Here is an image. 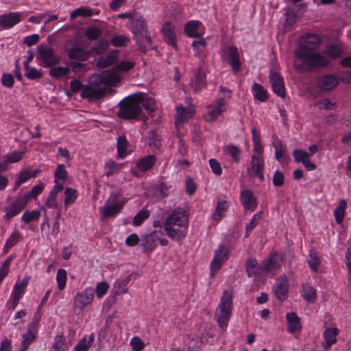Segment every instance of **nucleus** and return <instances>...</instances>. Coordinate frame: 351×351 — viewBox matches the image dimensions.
I'll use <instances>...</instances> for the list:
<instances>
[{
	"label": "nucleus",
	"instance_id": "nucleus-1",
	"mask_svg": "<svg viewBox=\"0 0 351 351\" xmlns=\"http://www.w3.org/2000/svg\"><path fill=\"white\" fill-rule=\"evenodd\" d=\"M322 43L321 36L306 34L298 40L299 49L295 51L294 67L299 71H309L314 67H325L329 64L326 56L314 51Z\"/></svg>",
	"mask_w": 351,
	"mask_h": 351
},
{
	"label": "nucleus",
	"instance_id": "nucleus-2",
	"mask_svg": "<svg viewBox=\"0 0 351 351\" xmlns=\"http://www.w3.org/2000/svg\"><path fill=\"white\" fill-rule=\"evenodd\" d=\"M251 132L254 154L247 171L250 177L257 178L259 181L263 182L264 180L263 171L265 165L263 158L264 147L261 144L260 133L256 128L252 127Z\"/></svg>",
	"mask_w": 351,
	"mask_h": 351
},
{
	"label": "nucleus",
	"instance_id": "nucleus-3",
	"mask_svg": "<svg viewBox=\"0 0 351 351\" xmlns=\"http://www.w3.org/2000/svg\"><path fill=\"white\" fill-rule=\"evenodd\" d=\"M189 219L183 211L174 210L165 219L164 229L169 237L174 241L184 239L188 232Z\"/></svg>",
	"mask_w": 351,
	"mask_h": 351
},
{
	"label": "nucleus",
	"instance_id": "nucleus-4",
	"mask_svg": "<svg viewBox=\"0 0 351 351\" xmlns=\"http://www.w3.org/2000/svg\"><path fill=\"white\" fill-rule=\"evenodd\" d=\"M232 290H225L221 298L220 303L215 311V319L219 327L223 331L226 330L232 316Z\"/></svg>",
	"mask_w": 351,
	"mask_h": 351
},
{
	"label": "nucleus",
	"instance_id": "nucleus-5",
	"mask_svg": "<svg viewBox=\"0 0 351 351\" xmlns=\"http://www.w3.org/2000/svg\"><path fill=\"white\" fill-rule=\"evenodd\" d=\"M220 92L223 93L224 95L217 99L206 108V112L204 114V118L208 122L215 121L226 112L228 108L230 92L223 87H220Z\"/></svg>",
	"mask_w": 351,
	"mask_h": 351
},
{
	"label": "nucleus",
	"instance_id": "nucleus-6",
	"mask_svg": "<svg viewBox=\"0 0 351 351\" xmlns=\"http://www.w3.org/2000/svg\"><path fill=\"white\" fill-rule=\"evenodd\" d=\"M107 92V88L102 86L95 75L90 77L87 84L84 85L80 96L89 101L101 99Z\"/></svg>",
	"mask_w": 351,
	"mask_h": 351
},
{
	"label": "nucleus",
	"instance_id": "nucleus-7",
	"mask_svg": "<svg viewBox=\"0 0 351 351\" xmlns=\"http://www.w3.org/2000/svg\"><path fill=\"white\" fill-rule=\"evenodd\" d=\"M141 112V95H132L126 98L121 104L119 116L126 119H134L138 118Z\"/></svg>",
	"mask_w": 351,
	"mask_h": 351
},
{
	"label": "nucleus",
	"instance_id": "nucleus-8",
	"mask_svg": "<svg viewBox=\"0 0 351 351\" xmlns=\"http://www.w3.org/2000/svg\"><path fill=\"white\" fill-rule=\"evenodd\" d=\"M163 232L161 230H154L149 234L142 236L141 246L144 252H152L158 246V243L166 246L169 244L167 239L163 237Z\"/></svg>",
	"mask_w": 351,
	"mask_h": 351
},
{
	"label": "nucleus",
	"instance_id": "nucleus-9",
	"mask_svg": "<svg viewBox=\"0 0 351 351\" xmlns=\"http://www.w3.org/2000/svg\"><path fill=\"white\" fill-rule=\"evenodd\" d=\"M132 32H133L137 43L143 48H145L151 43V38L147 36L146 22L143 16H137L132 19Z\"/></svg>",
	"mask_w": 351,
	"mask_h": 351
},
{
	"label": "nucleus",
	"instance_id": "nucleus-10",
	"mask_svg": "<svg viewBox=\"0 0 351 351\" xmlns=\"http://www.w3.org/2000/svg\"><path fill=\"white\" fill-rule=\"evenodd\" d=\"M128 200V199L126 197H119L117 195L112 199V203H110V201H108L100 210L101 219H109L121 213Z\"/></svg>",
	"mask_w": 351,
	"mask_h": 351
},
{
	"label": "nucleus",
	"instance_id": "nucleus-11",
	"mask_svg": "<svg viewBox=\"0 0 351 351\" xmlns=\"http://www.w3.org/2000/svg\"><path fill=\"white\" fill-rule=\"evenodd\" d=\"M38 58L43 62V66L48 68L58 64L60 56L56 55L53 49L46 45H40L37 49Z\"/></svg>",
	"mask_w": 351,
	"mask_h": 351
},
{
	"label": "nucleus",
	"instance_id": "nucleus-12",
	"mask_svg": "<svg viewBox=\"0 0 351 351\" xmlns=\"http://www.w3.org/2000/svg\"><path fill=\"white\" fill-rule=\"evenodd\" d=\"M229 253V249L223 245H220L215 252L214 257L210 265L211 277H214L223 265L228 261Z\"/></svg>",
	"mask_w": 351,
	"mask_h": 351
},
{
	"label": "nucleus",
	"instance_id": "nucleus-13",
	"mask_svg": "<svg viewBox=\"0 0 351 351\" xmlns=\"http://www.w3.org/2000/svg\"><path fill=\"white\" fill-rule=\"evenodd\" d=\"M27 205V198L23 197L21 193H19L12 202L4 208V219L8 221L10 220L12 218L18 215Z\"/></svg>",
	"mask_w": 351,
	"mask_h": 351
},
{
	"label": "nucleus",
	"instance_id": "nucleus-14",
	"mask_svg": "<svg viewBox=\"0 0 351 351\" xmlns=\"http://www.w3.org/2000/svg\"><path fill=\"white\" fill-rule=\"evenodd\" d=\"M102 86H117L121 82L122 77L114 68L103 71L101 74H95Z\"/></svg>",
	"mask_w": 351,
	"mask_h": 351
},
{
	"label": "nucleus",
	"instance_id": "nucleus-15",
	"mask_svg": "<svg viewBox=\"0 0 351 351\" xmlns=\"http://www.w3.org/2000/svg\"><path fill=\"white\" fill-rule=\"evenodd\" d=\"M95 298V291L92 287H86L83 291L78 292L73 298V307L83 310L90 304Z\"/></svg>",
	"mask_w": 351,
	"mask_h": 351
},
{
	"label": "nucleus",
	"instance_id": "nucleus-16",
	"mask_svg": "<svg viewBox=\"0 0 351 351\" xmlns=\"http://www.w3.org/2000/svg\"><path fill=\"white\" fill-rule=\"evenodd\" d=\"M28 283L29 277H25L22 280L17 281L15 283L8 301V304L11 305V308L13 310L16 307L19 300L25 293Z\"/></svg>",
	"mask_w": 351,
	"mask_h": 351
},
{
	"label": "nucleus",
	"instance_id": "nucleus-17",
	"mask_svg": "<svg viewBox=\"0 0 351 351\" xmlns=\"http://www.w3.org/2000/svg\"><path fill=\"white\" fill-rule=\"evenodd\" d=\"M221 57L223 60H228L232 69L237 72L240 68L239 55L237 47L234 46H226L221 51Z\"/></svg>",
	"mask_w": 351,
	"mask_h": 351
},
{
	"label": "nucleus",
	"instance_id": "nucleus-18",
	"mask_svg": "<svg viewBox=\"0 0 351 351\" xmlns=\"http://www.w3.org/2000/svg\"><path fill=\"white\" fill-rule=\"evenodd\" d=\"M176 125L178 128L180 123H186L193 118L195 113V106L192 104L187 107L179 105L176 106Z\"/></svg>",
	"mask_w": 351,
	"mask_h": 351
},
{
	"label": "nucleus",
	"instance_id": "nucleus-19",
	"mask_svg": "<svg viewBox=\"0 0 351 351\" xmlns=\"http://www.w3.org/2000/svg\"><path fill=\"white\" fill-rule=\"evenodd\" d=\"M184 33L190 38H199L205 33V27L197 20L188 21L184 25Z\"/></svg>",
	"mask_w": 351,
	"mask_h": 351
},
{
	"label": "nucleus",
	"instance_id": "nucleus-20",
	"mask_svg": "<svg viewBox=\"0 0 351 351\" xmlns=\"http://www.w3.org/2000/svg\"><path fill=\"white\" fill-rule=\"evenodd\" d=\"M269 80L273 91L279 97L284 98L286 90L283 77L277 71H271L269 74Z\"/></svg>",
	"mask_w": 351,
	"mask_h": 351
},
{
	"label": "nucleus",
	"instance_id": "nucleus-21",
	"mask_svg": "<svg viewBox=\"0 0 351 351\" xmlns=\"http://www.w3.org/2000/svg\"><path fill=\"white\" fill-rule=\"evenodd\" d=\"M165 41L173 49H178L175 25L170 22H165L161 28Z\"/></svg>",
	"mask_w": 351,
	"mask_h": 351
},
{
	"label": "nucleus",
	"instance_id": "nucleus-22",
	"mask_svg": "<svg viewBox=\"0 0 351 351\" xmlns=\"http://www.w3.org/2000/svg\"><path fill=\"white\" fill-rule=\"evenodd\" d=\"M339 78L331 74L320 76L317 80V86L323 90H332L339 84Z\"/></svg>",
	"mask_w": 351,
	"mask_h": 351
},
{
	"label": "nucleus",
	"instance_id": "nucleus-23",
	"mask_svg": "<svg viewBox=\"0 0 351 351\" xmlns=\"http://www.w3.org/2000/svg\"><path fill=\"white\" fill-rule=\"evenodd\" d=\"M281 261V255H280L276 252H271L268 259L264 260L263 261L261 262V271L264 272V274L272 272L273 271L276 270L279 267Z\"/></svg>",
	"mask_w": 351,
	"mask_h": 351
},
{
	"label": "nucleus",
	"instance_id": "nucleus-24",
	"mask_svg": "<svg viewBox=\"0 0 351 351\" xmlns=\"http://www.w3.org/2000/svg\"><path fill=\"white\" fill-rule=\"evenodd\" d=\"M23 17L21 12H9L0 15V26L3 29H10L20 23Z\"/></svg>",
	"mask_w": 351,
	"mask_h": 351
},
{
	"label": "nucleus",
	"instance_id": "nucleus-25",
	"mask_svg": "<svg viewBox=\"0 0 351 351\" xmlns=\"http://www.w3.org/2000/svg\"><path fill=\"white\" fill-rule=\"evenodd\" d=\"M240 199L245 210L254 211L257 207V199L250 189H244L241 192Z\"/></svg>",
	"mask_w": 351,
	"mask_h": 351
},
{
	"label": "nucleus",
	"instance_id": "nucleus-26",
	"mask_svg": "<svg viewBox=\"0 0 351 351\" xmlns=\"http://www.w3.org/2000/svg\"><path fill=\"white\" fill-rule=\"evenodd\" d=\"M37 333L38 332L36 325H30L28 327L27 332L22 335L20 351H27L28 350L29 346L36 339Z\"/></svg>",
	"mask_w": 351,
	"mask_h": 351
},
{
	"label": "nucleus",
	"instance_id": "nucleus-27",
	"mask_svg": "<svg viewBox=\"0 0 351 351\" xmlns=\"http://www.w3.org/2000/svg\"><path fill=\"white\" fill-rule=\"evenodd\" d=\"M289 283L286 276L278 279L274 287V293L280 300H285L287 298Z\"/></svg>",
	"mask_w": 351,
	"mask_h": 351
},
{
	"label": "nucleus",
	"instance_id": "nucleus-28",
	"mask_svg": "<svg viewBox=\"0 0 351 351\" xmlns=\"http://www.w3.org/2000/svg\"><path fill=\"white\" fill-rule=\"evenodd\" d=\"M339 334V330L337 328H330L326 329L323 332L324 341L322 347L325 350L329 349L332 345L337 342V336Z\"/></svg>",
	"mask_w": 351,
	"mask_h": 351
},
{
	"label": "nucleus",
	"instance_id": "nucleus-29",
	"mask_svg": "<svg viewBox=\"0 0 351 351\" xmlns=\"http://www.w3.org/2000/svg\"><path fill=\"white\" fill-rule=\"evenodd\" d=\"M287 322V330L290 333L300 332L302 329V324L300 317L293 312L288 313L286 315Z\"/></svg>",
	"mask_w": 351,
	"mask_h": 351
},
{
	"label": "nucleus",
	"instance_id": "nucleus-30",
	"mask_svg": "<svg viewBox=\"0 0 351 351\" xmlns=\"http://www.w3.org/2000/svg\"><path fill=\"white\" fill-rule=\"evenodd\" d=\"M39 173L40 170L38 169H27L21 170L17 176V178L15 181V186L19 187L29 179L36 178Z\"/></svg>",
	"mask_w": 351,
	"mask_h": 351
},
{
	"label": "nucleus",
	"instance_id": "nucleus-31",
	"mask_svg": "<svg viewBox=\"0 0 351 351\" xmlns=\"http://www.w3.org/2000/svg\"><path fill=\"white\" fill-rule=\"evenodd\" d=\"M63 189H61V186H53L51 191L49 192L46 201L45 206L47 208L50 209H57L59 207V204L58 202V195L60 192H61Z\"/></svg>",
	"mask_w": 351,
	"mask_h": 351
},
{
	"label": "nucleus",
	"instance_id": "nucleus-32",
	"mask_svg": "<svg viewBox=\"0 0 351 351\" xmlns=\"http://www.w3.org/2000/svg\"><path fill=\"white\" fill-rule=\"evenodd\" d=\"M262 263L258 264L257 261L255 259H250L246 263V271L250 277L257 278L264 274L261 271Z\"/></svg>",
	"mask_w": 351,
	"mask_h": 351
},
{
	"label": "nucleus",
	"instance_id": "nucleus-33",
	"mask_svg": "<svg viewBox=\"0 0 351 351\" xmlns=\"http://www.w3.org/2000/svg\"><path fill=\"white\" fill-rule=\"evenodd\" d=\"M68 173L64 165H58L54 172V186H61L64 189V183L66 182Z\"/></svg>",
	"mask_w": 351,
	"mask_h": 351
},
{
	"label": "nucleus",
	"instance_id": "nucleus-34",
	"mask_svg": "<svg viewBox=\"0 0 351 351\" xmlns=\"http://www.w3.org/2000/svg\"><path fill=\"white\" fill-rule=\"evenodd\" d=\"M156 160L154 156L148 155L138 160L136 162V165L140 171L145 172L153 167Z\"/></svg>",
	"mask_w": 351,
	"mask_h": 351
},
{
	"label": "nucleus",
	"instance_id": "nucleus-35",
	"mask_svg": "<svg viewBox=\"0 0 351 351\" xmlns=\"http://www.w3.org/2000/svg\"><path fill=\"white\" fill-rule=\"evenodd\" d=\"M345 47L342 43H337L335 45H332L328 46L324 51V54L326 56V58L329 60L335 59L341 56V54L343 52ZM330 62V60H328Z\"/></svg>",
	"mask_w": 351,
	"mask_h": 351
},
{
	"label": "nucleus",
	"instance_id": "nucleus-36",
	"mask_svg": "<svg viewBox=\"0 0 351 351\" xmlns=\"http://www.w3.org/2000/svg\"><path fill=\"white\" fill-rule=\"evenodd\" d=\"M99 10H94L88 7L82 6L71 12L70 19L73 20L78 16L91 17L94 15H98Z\"/></svg>",
	"mask_w": 351,
	"mask_h": 351
},
{
	"label": "nucleus",
	"instance_id": "nucleus-37",
	"mask_svg": "<svg viewBox=\"0 0 351 351\" xmlns=\"http://www.w3.org/2000/svg\"><path fill=\"white\" fill-rule=\"evenodd\" d=\"M95 341V334L91 332L88 337H83L73 348V351H88Z\"/></svg>",
	"mask_w": 351,
	"mask_h": 351
},
{
	"label": "nucleus",
	"instance_id": "nucleus-38",
	"mask_svg": "<svg viewBox=\"0 0 351 351\" xmlns=\"http://www.w3.org/2000/svg\"><path fill=\"white\" fill-rule=\"evenodd\" d=\"M68 56L70 59L84 61L92 55L90 51L80 47H74L69 51Z\"/></svg>",
	"mask_w": 351,
	"mask_h": 351
},
{
	"label": "nucleus",
	"instance_id": "nucleus-39",
	"mask_svg": "<svg viewBox=\"0 0 351 351\" xmlns=\"http://www.w3.org/2000/svg\"><path fill=\"white\" fill-rule=\"evenodd\" d=\"M206 74L204 71H199L191 80L190 86L194 92H198L206 86Z\"/></svg>",
	"mask_w": 351,
	"mask_h": 351
},
{
	"label": "nucleus",
	"instance_id": "nucleus-40",
	"mask_svg": "<svg viewBox=\"0 0 351 351\" xmlns=\"http://www.w3.org/2000/svg\"><path fill=\"white\" fill-rule=\"evenodd\" d=\"M25 154V150H14L8 153L4 156V162H1V164H5L8 167V164L20 162L23 158Z\"/></svg>",
	"mask_w": 351,
	"mask_h": 351
},
{
	"label": "nucleus",
	"instance_id": "nucleus-41",
	"mask_svg": "<svg viewBox=\"0 0 351 351\" xmlns=\"http://www.w3.org/2000/svg\"><path fill=\"white\" fill-rule=\"evenodd\" d=\"M254 98L261 102H265L268 99L267 91L259 84L254 83L252 87Z\"/></svg>",
	"mask_w": 351,
	"mask_h": 351
},
{
	"label": "nucleus",
	"instance_id": "nucleus-42",
	"mask_svg": "<svg viewBox=\"0 0 351 351\" xmlns=\"http://www.w3.org/2000/svg\"><path fill=\"white\" fill-rule=\"evenodd\" d=\"M122 167V164H118L116 163L112 160H109L107 162H106L104 165V176L107 177H111L112 176L117 175L120 171Z\"/></svg>",
	"mask_w": 351,
	"mask_h": 351
},
{
	"label": "nucleus",
	"instance_id": "nucleus-43",
	"mask_svg": "<svg viewBox=\"0 0 351 351\" xmlns=\"http://www.w3.org/2000/svg\"><path fill=\"white\" fill-rule=\"evenodd\" d=\"M347 208V202L344 199L339 201L338 206L334 210L335 221L338 224H341L344 219Z\"/></svg>",
	"mask_w": 351,
	"mask_h": 351
},
{
	"label": "nucleus",
	"instance_id": "nucleus-44",
	"mask_svg": "<svg viewBox=\"0 0 351 351\" xmlns=\"http://www.w3.org/2000/svg\"><path fill=\"white\" fill-rule=\"evenodd\" d=\"M45 189V184L40 182L34 185L29 193L21 194L22 197L27 198V203L29 202L30 199H37L38 196L40 195Z\"/></svg>",
	"mask_w": 351,
	"mask_h": 351
},
{
	"label": "nucleus",
	"instance_id": "nucleus-45",
	"mask_svg": "<svg viewBox=\"0 0 351 351\" xmlns=\"http://www.w3.org/2000/svg\"><path fill=\"white\" fill-rule=\"evenodd\" d=\"M230 203L224 199H219L217 202V206L216 210L213 215V218L216 221H220L221 218L225 215L227 211Z\"/></svg>",
	"mask_w": 351,
	"mask_h": 351
},
{
	"label": "nucleus",
	"instance_id": "nucleus-46",
	"mask_svg": "<svg viewBox=\"0 0 351 351\" xmlns=\"http://www.w3.org/2000/svg\"><path fill=\"white\" fill-rule=\"evenodd\" d=\"M69 346L66 344L65 339L62 335L54 337L50 351H69Z\"/></svg>",
	"mask_w": 351,
	"mask_h": 351
},
{
	"label": "nucleus",
	"instance_id": "nucleus-47",
	"mask_svg": "<svg viewBox=\"0 0 351 351\" xmlns=\"http://www.w3.org/2000/svg\"><path fill=\"white\" fill-rule=\"evenodd\" d=\"M22 235L19 231H14L6 240L3 247V252L8 253L12 247L18 243Z\"/></svg>",
	"mask_w": 351,
	"mask_h": 351
},
{
	"label": "nucleus",
	"instance_id": "nucleus-48",
	"mask_svg": "<svg viewBox=\"0 0 351 351\" xmlns=\"http://www.w3.org/2000/svg\"><path fill=\"white\" fill-rule=\"evenodd\" d=\"M302 297L309 303H314L317 299L315 289L310 285H305L302 287Z\"/></svg>",
	"mask_w": 351,
	"mask_h": 351
},
{
	"label": "nucleus",
	"instance_id": "nucleus-49",
	"mask_svg": "<svg viewBox=\"0 0 351 351\" xmlns=\"http://www.w3.org/2000/svg\"><path fill=\"white\" fill-rule=\"evenodd\" d=\"M207 45V40L206 38L199 37V39L195 40L191 43V47L194 51V55L196 57H200L203 53Z\"/></svg>",
	"mask_w": 351,
	"mask_h": 351
},
{
	"label": "nucleus",
	"instance_id": "nucleus-50",
	"mask_svg": "<svg viewBox=\"0 0 351 351\" xmlns=\"http://www.w3.org/2000/svg\"><path fill=\"white\" fill-rule=\"evenodd\" d=\"M24 67L25 70V76L29 80H38L43 76V73L41 70L36 67H31L27 63H25Z\"/></svg>",
	"mask_w": 351,
	"mask_h": 351
},
{
	"label": "nucleus",
	"instance_id": "nucleus-51",
	"mask_svg": "<svg viewBox=\"0 0 351 351\" xmlns=\"http://www.w3.org/2000/svg\"><path fill=\"white\" fill-rule=\"evenodd\" d=\"M41 213L40 210H26L21 216V221L25 224L32 221H38L40 217Z\"/></svg>",
	"mask_w": 351,
	"mask_h": 351
},
{
	"label": "nucleus",
	"instance_id": "nucleus-52",
	"mask_svg": "<svg viewBox=\"0 0 351 351\" xmlns=\"http://www.w3.org/2000/svg\"><path fill=\"white\" fill-rule=\"evenodd\" d=\"M64 206L67 208L71 204H73L77 198L78 193L77 190L72 188H66L64 191Z\"/></svg>",
	"mask_w": 351,
	"mask_h": 351
},
{
	"label": "nucleus",
	"instance_id": "nucleus-53",
	"mask_svg": "<svg viewBox=\"0 0 351 351\" xmlns=\"http://www.w3.org/2000/svg\"><path fill=\"white\" fill-rule=\"evenodd\" d=\"M70 73L69 66H54L49 70V74L53 78H60L68 75Z\"/></svg>",
	"mask_w": 351,
	"mask_h": 351
},
{
	"label": "nucleus",
	"instance_id": "nucleus-54",
	"mask_svg": "<svg viewBox=\"0 0 351 351\" xmlns=\"http://www.w3.org/2000/svg\"><path fill=\"white\" fill-rule=\"evenodd\" d=\"M135 62L130 60H123L120 61L114 67V69L119 72H127L132 69L135 66Z\"/></svg>",
	"mask_w": 351,
	"mask_h": 351
},
{
	"label": "nucleus",
	"instance_id": "nucleus-55",
	"mask_svg": "<svg viewBox=\"0 0 351 351\" xmlns=\"http://www.w3.org/2000/svg\"><path fill=\"white\" fill-rule=\"evenodd\" d=\"M141 106H142L145 109L150 112H154L156 108V100L149 97H143L141 95Z\"/></svg>",
	"mask_w": 351,
	"mask_h": 351
},
{
	"label": "nucleus",
	"instance_id": "nucleus-56",
	"mask_svg": "<svg viewBox=\"0 0 351 351\" xmlns=\"http://www.w3.org/2000/svg\"><path fill=\"white\" fill-rule=\"evenodd\" d=\"M109 43L107 40H101L93 46L90 51L92 56H96L106 51L108 49Z\"/></svg>",
	"mask_w": 351,
	"mask_h": 351
},
{
	"label": "nucleus",
	"instance_id": "nucleus-57",
	"mask_svg": "<svg viewBox=\"0 0 351 351\" xmlns=\"http://www.w3.org/2000/svg\"><path fill=\"white\" fill-rule=\"evenodd\" d=\"M315 106L321 110H334L337 108V103L328 98L319 99Z\"/></svg>",
	"mask_w": 351,
	"mask_h": 351
},
{
	"label": "nucleus",
	"instance_id": "nucleus-58",
	"mask_svg": "<svg viewBox=\"0 0 351 351\" xmlns=\"http://www.w3.org/2000/svg\"><path fill=\"white\" fill-rule=\"evenodd\" d=\"M56 281L60 290L65 289L67 281V273L64 269H59L56 274Z\"/></svg>",
	"mask_w": 351,
	"mask_h": 351
},
{
	"label": "nucleus",
	"instance_id": "nucleus-59",
	"mask_svg": "<svg viewBox=\"0 0 351 351\" xmlns=\"http://www.w3.org/2000/svg\"><path fill=\"white\" fill-rule=\"evenodd\" d=\"M307 261L313 271L316 272L318 271L320 265V261L319 256L316 252L311 251L309 254V258Z\"/></svg>",
	"mask_w": 351,
	"mask_h": 351
},
{
	"label": "nucleus",
	"instance_id": "nucleus-60",
	"mask_svg": "<svg viewBox=\"0 0 351 351\" xmlns=\"http://www.w3.org/2000/svg\"><path fill=\"white\" fill-rule=\"evenodd\" d=\"M117 60V54L110 55L107 57L100 58L97 62V66L101 69L106 68L112 65Z\"/></svg>",
	"mask_w": 351,
	"mask_h": 351
},
{
	"label": "nucleus",
	"instance_id": "nucleus-61",
	"mask_svg": "<svg viewBox=\"0 0 351 351\" xmlns=\"http://www.w3.org/2000/svg\"><path fill=\"white\" fill-rule=\"evenodd\" d=\"M128 141L125 136H120L117 139V152L121 158H124L127 155Z\"/></svg>",
	"mask_w": 351,
	"mask_h": 351
},
{
	"label": "nucleus",
	"instance_id": "nucleus-62",
	"mask_svg": "<svg viewBox=\"0 0 351 351\" xmlns=\"http://www.w3.org/2000/svg\"><path fill=\"white\" fill-rule=\"evenodd\" d=\"M13 258L12 256H8L6 260L2 263L0 267V284L8 275L10 271V267Z\"/></svg>",
	"mask_w": 351,
	"mask_h": 351
},
{
	"label": "nucleus",
	"instance_id": "nucleus-63",
	"mask_svg": "<svg viewBox=\"0 0 351 351\" xmlns=\"http://www.w3.org/2000/svg\"><path fill=\"white\" fill-rule=\"evenodd\" d=\"M149 217V211L146 209L140 210L133 219V225L135 226H141L145 220Z\"/></svg>",
	"mask_w": 351,
	"mask_h": 351
},
{
	"label": "nucleus",
	"instance_id": "nucleus-64",
	"mask_svg": "<svg viewBox=\"0 0 351 351\" xmlns=\"http://www.w3.org/2000/svg\"><path fill=\"white\" fill-rule=\"evenodd\" d=\"M130 346L134 351H143L145 348V343L138 336H134L130 339Z\"/></svg>",
	"mask_w": 351,
	"mask_h": 351
}]
</instances>
